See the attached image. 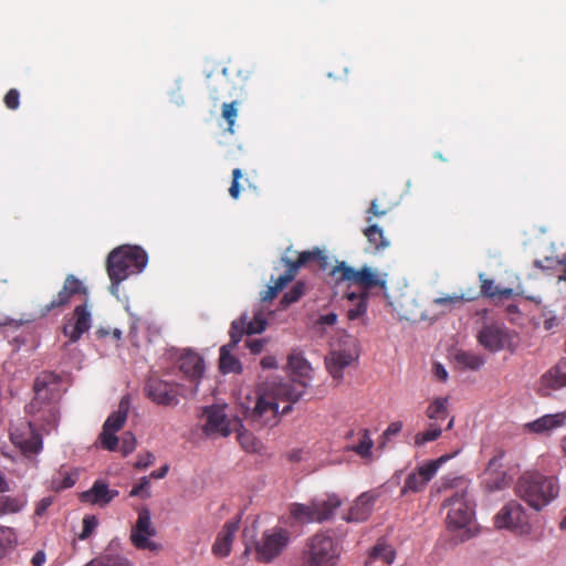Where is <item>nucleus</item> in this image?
I'll return each mask as SVG.
<instances>
[{"label": "nucleus", "instance_id": "obj_1", "mask_svg": "<svg viewBox=\"0 0 566 566\" xmlns=\"http://www.w3.org/2000/svg\"><path fill=\"white\" fill-rule=\"evenodd\" d=\"M287 365L293 378L289 381L268 384L250 412L251 420L260 427L276 423L281 401L287 402L281 410V413L286 415L292 410V405L305 394L307 381L312 377L310 363L301 352L293 350L287 357Z\"/></svg>", "mask_w": 566, "mask_h": 566}, {"label": "nucleus", "instance_id": "obj_2", "mask_svg": "<svg viewBox=\"0 0 566 566\" xmlns=\"http://www.w3.org/2000/svg\"><path fill=\"white\" fill-rule=\"evenodd\" d=\"M148 263L146 251L138 245H120L107 258L106 270L112 282L111 290L115 293L119 283L133 274L140 273Z\"/></svg>", "mask_w": 566, "mask_h": 566}, {"label": "nucleus", "instance_id": "obj_3", "mask_svg": "<svg viewBox=\"0 0 566 566\" xmlns=\"http://www.w3.org/2000/svg\"><path fill=\"white\" fill-rule=\"evenodd\" d=\"M514 490L518 497L538 511L557 496L559 488L553 476L525 472L518 478Z\"/></svg>", "mask_w": 566, "mask_h": 566}, {"label": "nucleus", "instance_id": "obj_4", "mask_svg": "<svg viewBox=\"0 0 566 566\" xmlns=\"http://www.w3.org/2000/svg\"><path fill=\"white\" fill-rule=\"evenodd\" d=\"M340 543L328 532H317L307 538L302 559L305 566H337Z\"/></svg>", "mask_w": 566, "mask_h": 566}, {"label": "nucleus", "instance_id": "obj_5", "mask_svg": "<svg viewBox=\"0 0 566 566\" xmlns=\"http://www.w3.org/2000/svg\"><path fill=\"white\" fill-rule=\"evenodd\" d=\"M61 378L52 371H42L34 379V398L29 405L30 412L36 413L43 409L48 412V424L51 428L56 426L57 410L51 400L54 399L60 390Z\"/></svg>", "mask_w": 566, "mask_h": 566}, {"label": "nucleus", "instance_id": "obj_6", "mask_svg": "<svg viewBox=\"0 0 566 566\" xmlns=\"http://www.w3.org/2000/svg\"><path fill=\"white\" fill-rule=\"evenodd\" d=\"M328 274L335 283L339 284L342 282H346L348 283V286L357 285L361 289L360 292L368 293V291L374 287H386V280L381 279L378 273L367 265L359 270H355L346 262L342 261L333 266Z\"/></svg>", "mask_w": 566, "mask_h": 566}, {"label": "nucleus", "instance_id": "obj_7", "mask_svg": "<svg viewBox=\"0 0 566 566\" xmlns=\"http://www.w3.org/2000/svg\"><path fill=\"white\" fill-rule=\"evenodd\" d=\"M291 542V532L284 527H272L262 533L254 544L255 559L269 564L280 557Z\"/></svg>", "mask_w": 566, "mask_h": 566}, {"label": "nucleus", "instance_id": "obj_8", "mask_svg": "<svg viewBox=\"0 0 566 566\" xmlns=\"http://www.w3.org/2000/svg\"><path fill=\"white\" fill-rule=\"evenodd\" d=\"M443 506L449 507L446 517L448 530H463L472 522L474 510L473 503L468 496L467 486L457 490L450 497L446 499Z\"/></svg>", "mask_w": 566, "mask_h": 566}, {"label": "nucleus", "instance_id": "obj_9", "mask_svg": "<svg viewBox=\"0 0 566 566\" xmlns=\"http://www.w3.org/2000/svg\"><path fill=\"white\" fill-rule=\"evenodd\" d=\"M156 533V528L151 524L150 511L147 507H143L138 512L136 524L130 531L129 539L132 544L137 549L158 552L161 549V545L150 539Z\"/></svg>", "mask_w": 566, "mask_h": 566}, {"label": "nucleus", "instance_id": "obj_10", "mask_svg": "<svg viewBox=\"0 0 566 566\" xmlns=\"http://www.w3.org/2000/svg\"><path fill=\"white\" fill-rule=\"evenodd\" d=\"M496 528H505L516 533H526L530 528L528 516L524 507L516 501L506 503L495 515Z\"/></svg>", "mask_w": 566, "mask_h": 566}, {"label": "nucleus", "instance_id": "obj_11", "mask_svg": "<svg viewBox=\"0 0 566 566\" xmlns=\"http://www.w3.org/2000/svg\"><path fill=\"white\" fill-rule=\"evenodd\" d=\"M87 287L75 275L69 274L62 289L53 296L50 303L41 308V314L46 315L54 310H62L67 306L76 296H86Z\"/></svg>", "mask_w": 566, "mask_h": 566}, {"label": "nucleus", "instance_id": "obj_12", "mask_svg": "<svg viewBox=\"0 0 566 566\" xmlns=\"http://www.w3.org/2000/svg\"><path fill=\"white\" fill-rule=\"evenodd\" d=\"M144 390L146 397L157 405L176 406L179 402L178 386L157 377H150Z\"/></svg>", "mask_w": 566, "mask_h": 566}, {"label": "nucleus", "instance_id": "obj_13", "mask_svg": "<svg viewBox=\"0 0 566 566\" xmlns=\"http://www.w3.org/2000/svg\"><path fill=\"white\" fill-rule=\"evenodd\" d=\"M266 324L268 322L261 313L255 314L252 319H249L247 314H242L231 323L229 331L230 346L235 347L244 334H261L265 331Z\"/></svg>", "mask_w": 566, "mask_h": 566}, {"label": "nucleus", "instance_id": "obj_14", "mask_svg": "<svg viewBox=\"0 0 566 566\" xmlns=\"http://www.w3.org/2000/svg\"><path fill=\"white\" fill-rule=\"evenodd\" d=\"M178 368L192 384L190 395H196L198 391L199 380L205 371L203 358L198 353L191 349H186L178 358Z\"/></svg>", "mask_w": 566, "mask_h": 566}, {"label": "nucleus", "instance_id": "obj_15", "mask_svg": "<svg viewBox=\"0 0 566 566\" xmlns=\"http://www.w3.org/2000/svg\"><path fill=\"white\" fill-rule=\"evenodd\" d=\"M510 338L509 329L495 323L484 325L478 334L479 344L491 353L504 349Z\"/></svg>", "mask_w": 566, "mask_h": 566}, {"label": "nucleus", "instance_id": "obj_16", "mask_svg": "<svg viewBox=\"0 0 566 566\" xmlns=\"http://www.w3.org/2000/svg\"><path fill=\"white\" fill-rule=\"evenodd\" d=\"M564 387H566V359L562 358L541 376L537 394L542 397H548L553 391Z\"/></svg>", "mask_w": 566, "mask_h": 566}, {"label": "nucleus", "instance_id": "obj_17", "mask_svg": "<svg viewBox=\"0 0 566 566\" xmlns=\"http://www.w3.org/2000/svg\"><path fill=\"white\" fill-rule=\"evenodd\" d=\"M11 441L20 448L24 454H34L42 449V439L31 422L10 432Z\"/></svg>", "mask_w": 566, "mask_h": 566}, {"label": "nucleus", "instance_id": "obj_18", "mask_svg": "<svg viewBox=\"0 0 566 566\" xmlns=\"http://www.w3.org/2000/svg\"><path fill=\"white\" fill-rule=\"evenodd\" d=\"M240 521L241 517L237 516L224 523L211 548L214 556L223 558L230 555L235 534L240 527Z\"/></svg>", "mask_w": 566, "mask_h": 566}, {"label": "nucleus", "instance_id": "obj_19", "mask_svg": "<svg viewBox=\"0 0 566 566\" xmlns=\"http://www.w3.org/2000/svg\"><path fill=\"white\" fill-rule=\"evenodd\" d=\"M203 413L207 418L203 427L207 434L220 433L228 437L232 432L231 420L227 418L224 407L210 406L205 409Z\"/></svg>", "mask_w": 566, "mask_h": 566}, {"label": "nucleus", "instance_id": "obj_20", "mask_svg": "<svg viewBox=\"0 0 566 566\" xmlns=\"http://www.w3.org/2000/svg\"><path fill=\"white\" fill-rule=\"evenodd\" d=\"M73 323L63 327V333L70 342L76 343L91 327L92 316L87 305H77L73 311Z\"/></svg>", "mask_w": 566, "mask_h": 566}, {"label": "nucleus", "instance_id": "obj_21", "mask_svg": "<svg viewBox=\"0 0 566 566\" xmlns=\"http://www.w3.org/2000/svg\"><path fill=\"white\" fill-rule=\"evenodd\" d=\"M117 495V490H112L104 481L96 480L90 490L80 494V500L82 503L105 506Z\"/></svg>", "mask_w": 566, "mask_h": 566}, {"label": "nucleus", "instance_id": "obj_22", "mask_svg": "<svg viewBox=\"0 0 566 566\" xmlns=\"http://www.w3.org/2000/svg\"><path fill=\"white\" fill-rule=\"evenodd\" d=\"M376 499L377 495L374 494L373 492L361 493L355 500V502L353 503L348 511V514L344 516V520L349 523H359L366 521L374 510Z\"/></svg>", "mask_w": 566, "mask_h": 566}, {"label": "nucleus", "instance_id": "obj_23", "mask_svg": "<svg viewBox=\"0 0 566 566\" xmlns=\"http://www.w3.org/2000/svg\"><path fill=\"white\" fill-rule=\"evenodd\" d=\"M281 262L283 264H292L295 268V271L298 273L301 268L311 265L312 263L317 264L321 270H326L328 265V258L323 253L319 248H314L313 250L303 251L298 253L296 260H291L287 256H282Z\"/></svg>", "mask_w": 566, "mask_h": 566}, {"label": "nucleus", "instance_id": "obj_24", "mask_svg": "<svg viewBox=\"0 0 566 566\" xmlns=\"http://www.w3.org/2000/svg\"><path fill=\"white\" fill-rule=\"evenodd\" d=\"M352 354L345 350L332 352L325 360L328 373L336 380L343 379V371L352 364Z\"/></svg>", "mask_w": 566, "mask_h": 566}, {"label": "nucleus", "instance_id": "obj_25", "mask_svg": "<svg viewBox=\"0 0 566 566\" xmlns=\"http://www.w3.org/2000/svg\"><path fill=\"white\" fill-rule=\"evenodd\" d=\"M315 515L318 523L329 520L334 512L342 505V500L336 494H327L325 497L313 500Z\"/></svg>", "mask_w": 566, "mask_h": 566}, {"label": "nucleus", "instance_id": "obj_26", "mask_svg": "<svg viewBox=\"0 0 566 566\" xmlns=\"http://www.w3.org/2000/svg\"><path fill=\"white\" fill-rule=\"evenodd\" d=\"M374 441L368 429H363L357 433V442L348 444L345 449L359 455L361 459L373 460Z\"/></svg>", "mask_w": 566, "mask_h": 566}, {"label": "nucleus", "instance_id": "obj_27", "mask_svg": "<svg viewBox=\"0 0 566 566\" xmlns=\"http://www.w3.org/2000/svg\"><path fill=\"white\" fill-rule=\"evenodd\" d=\"M566 421V412L545 415L528 423V428L536 433L546 432L562 427Z\"/></svg>", "mask_w": 566, "mask_h": 566}, {"label": "nucleus", "instance_id": "obj_28", "mask_svg": "<svg viewBox=\"0 0 566 566\" xmlns=\"http://www.w3.org/2000/svg\"><path fill=\"white\" fill-rule=\"evenodd\" d=\"M129 397L124 396L118 405V409L111 413L103 426L108 429L118 432L125 424L128 410H129Z\"/></svg>", "mask_w": 566, "mask_h": 566}, {"label": "nucleus", "instance_id": "obj_29", "mask_svg": "<svg viewBox=\"0 0 566 566\" xmlns=\"http://www.w3.org/2000/svg\"><path fill=\"white\" fill-rule=\"evenodd\" d=\"M291 517L298 523H314L319 522L317 515H315V510L313 505V501L308 504L302 503H292L289 509Z\"/></svg>", "mask_w": 566, "mask_h": 566}, {"label": "nucleus", "instance_id": "obj_30", "mask_svg": "<svg viewBox=\"0 0 566 566\" xmlns=\"http://www.w3.org/2000/svg\"><path fill=\"white\" fill-rule=\"evenodd\" d=\"M367 292H347L346 298L350 302H356L355 306L347 311V317L349 321H355L364 316L367 312Z\"/></svg>", "mask_w": 566, "mask_h": 566}, {"label": "nucleus", "instance_id": "obj_31", "mask_svg": "<svg viewBox=\"0 0 566 566\" xmlns=\"http://www.w3.org/2000/svg\"><path fill=\"white\" fill-rule=\"evenodd\" d=\"M233 348L230 343L220 348L219 368L223 374H239L242 370L241 363L231 354Z\"/></svg>", "mask_w": 566, "mask_h": 566}, {"label": "nucleus", "instance_id": "obj_32", "mask_svg": "<svg viewBox=\"0 0 566 566\" xmlns=\"http://www.w3.org/2000/svg\"><path fill=\"white\" fill-rule=\"evenodd\" d=\"M481 291L480 293L488 297L510 298L513 295L512 289L500 290L493 282V280L484 277L480 274Z\"/></svg>", "mask_w": 566, "mask_h": 566}, {"label": "nucleus", "instance_id": "obj_33", "mask_svg": "<svg viewBox=\"0 0 566 566\" xmlns=\"http://www.w3.org/2000/svg\"><path fill=\"white\" fill-rule=\"evenodd\" d=\"M479 296V293L475 291H470L469 293L453 294L444 297H438L433 300L436 305L446 306L449 310L454 307L458 304H462L464 302H472Z\"/></svg>", "mask_w": 566, "mask_h": 566}, {"label": "nucleus", "instance_id": "obj_34", "mask_svg": "<svg viewBox=\"0 0 566 566\" xmlns=\"http://www.w3.org/2000/svg\"><path fill=\"white\" fill-rule=\"evenodd\" d=\"M364 234L375 251H379L389 245V241L384 237L382 230L376 224L367 227L364 230Z\"/></svg>", "mask_w": 566, "mask_h": 566}, {"label": "nucleus", "instance_id": "obj_35", "mask_svg": "<svg viewBox=\"0 0 566 566\" xmlns=\"http://www.w3.org/2000/svg\"><path fill=\"white\" fill-rule=\"evenodd\" d=\"M25 504L23 496L0 495V515L18 513Z\"/></svg>", "mask_w": 566, "mask_h": 566}, {"label": "nucleus", "instance_id": "obj_36", "mask_svg": "<svg viewBox=\"0 0 566 566\" xmlns=\"http://www.w3.org/2000/svg\"><path fill=\"white\" fill-rule=\"evenodd\" d=\"M455 361L463 368L476 370L485 363L481 355L471 352H459L454 356Z\"/></svg>", "mask_w": 566, "mask_h": 566}, {"label": "nucleus", "instance_id": "obj_37", "mask_svg": "<svg viewBox=\"0 0 566 566\" xmlns=\"http://www.w3.org/2000/svg\"><path fill=\"white\" fill-rule=\"evenodd\" d=\"M448 398H436L427 408L426 415L431 420H444L448 417Z\"/></svg>", "mask_w": 566, "mask_h": 566}, {"label": "nucleus", "instance_id": "obj_38", "mask_svg": "<svg viewBox=\"0 0 566 566\" xmlns=\"http://www.w3.org/2000/svg\"><path fill=\"white\" fill-rule=\"evenodd\" d=\"M86 566H132V564L120 555L105 553L92 559Z\"/></svg>", "mask_w": 566, "mask_h": 566}, {"label": "nucleus", "instance_id": "obj_39", "mask_svg": "<svg viewBox=\"0 0 566 566\" xmlns=\"http://www.w3.org/2000/svg\"><path fill=\"white\" fill-rule=\"evenodd\" d=\"M483 483L488 491H499L503 490L510 484V479L507 474L503 472L492 473L491 475H484Z\"/></svg>", "mask_w": 566, "mask_h": 566}, {"label": "nucleus", "instance_id": "obj_40", "mask_svg": "<svg viewBox=\"0 0 566 566\" xmlns=\"http://www.w3.org/2000/svg\"><path fill=\"white\" fill-rule=\"evenodd\" d=\"M451 458H452V455H450V454L441 455L440 458H438L436 460H432V461H429L428 463L419 467L417 472L427 482H429L436 475V473H437L438 469L440 468V465L443 464L444 462H447Z\"/></svg>", "mask_w": 566, "mask_h": 566}, {"label": "nucleus", "instance_id": "obj_41", "mask_svg": "<svg viewBox=\"0 0 566 566\" xmlns=\"http://www.w3.org/2000/svg\"><path fill=\"white\" fill-rule=\"evenodd\" d=\"M442 433V429L437 423H430L429 428L415 436V444L422 447L428 442L436 441Z\"/></svg>", "mask_w": 566, "mask_h": 566}, {"label": "nucleus", "instance_id": "obj_42", "mask_svg": "<svg viewBox=\"0 0 566 566\" xmlns=\"http://www.w3.org/2000/svg\"><path fill=\"white\" fill-rule=\"evenodd\" d=\"M370 557L374 559H381L384 563L390 565L395 560L396 552L390 545L378 543L374 546Z\"/></svg>", "mask_w": 566, "mask_h": 566}, {"label": "nucleus", "instance_id": "obj_43", "mask_svg": "<svg viewBox=\"0 0 566 566\" xmlns=\"http://www.w3.org/2000/svg\"><path fill=\"white\" fill-rule=\"evenodd\" d=\"M77 480L76 472L60 471L59 476L52 480V488L55 491H61L72 488Z\"/></svg>", "mask_w": 566, "mask_h": 566}, {"label": "nucleus", "instance_id": "obj_44", "mask_svg": "<svg viewBox=\"0 0 566 566\" xmlns=\"http://www.w3.org/2000/svg\"><path fill=\"white\" fill-rule=\"evenodd\" d=\"M428 484V482L418 473V472H412L410 474H408V476L406 478L405 480V484H403V488H402V493H407V492H420L422 491L426 485Z\"/></svg>", "mask_w": 566, "mask_h": 566}, {"label": "nucleus", "instance_id": "obj_45", "mask_svg": "<svg viewBox=\"0 0 566 566\" xmlns=\"http://www.w3.org/2000/svg\"><path fill=\"white\" fill-rule=\"evenodd\" d=\"M305 292V283L302 281L296 282L292 289L286 292L281 298V305L286 307L293 303H296Z\"/></svg>", "mask_w": 566, "mask_h": 566}, {"label": "nucleus", "instance_id": "obj_46", "mask_svg": "<svg viewBox=\"0 0 566 566\" xmlns=\"http://www.w3.org/2000/svg\"><path fill=\"white\" fill-rule=\"evenodd\" d=\"M116 431L108 429L103 426V430L99 433L98 440L103 449L108 451H115L118 447V438L116 436Z\"/></svg>", "mask_w": 566, "mask_h": 566}, {"label": "nucleus", "instance_id": "obj_47", "mask_svg": "<svg viewBox=\"0 0 566 566\" xmlns=\"http://www.w3.org/2000/svg\"><path fill=\"white\" fill-rule=\"evenodd\" d=\"M238 116V102L224 103L222 105V117L228 124V130L233 133V126Z\"/></svg>", "mask_w": 566, "mask_h": 566}, {"label": "nucleus", "instance_id": "obj_48", "mask_svg": "<svg viewBox=\"0 0 566 566\" xmlns=\"http://www.w3.org/2000/svg\"><path fill=\"white\" fill-rule=\"evenodd\" d=\"M535 265L543 270L553 269L555 265H559L563 268V272L558 275V281H566V256L563 259L546 258L544 261H536Z\"/></svg>", "mask_w": 566, "mask_h": 566}, {"label": "nucleus", "instance_id": "obj_49", "mask_svg": "<svg viewBox=\"0 0 566 566\" xmlns=\"http://www.w3.org/2000/svg\"><path fill=\"white\" fill-rule=\"evenodd\" d=\"M283 265L286 268L284 274H281L276 280H274L273 284L279 292L282 291L297 275V272L295 271V268L292 266V264Z\"/></svg>", "mask_w": 566, "mask_h": 566}, {"label": "nucleus", "instance_id": "obj_50", "mask_svg": "<svg viewBox=\"0 0 566 566\" xmlns=\"http://www.w3.org/2000/svg\"><path fill=\"white\" fill-rule=\"evenodd\" d=\"M97 525L98 521L94 515H86L83 518V528L81 534L78 535V538L82 541L88 538L94 532V530L97 527Z\"/></svg>", "mask_w": 566, "mask_h": 566}, {"label": "nucleus", "instance_id": "obj_51", "mask_svg": "<svg viewBox=\"0 0 566 566\" xmlns=\"http://www.w3.org/2000/svg\"><path fill=\"white\" fill-rule=\"evenodd\" d=\"M136 437L133 432L126 431L122 436L120 450L124 455L132 453L136 448Z\"/></svg>", "mask_w": 566, "mask_h": 566}, {"label": "nucleus", "instance_id": "obj_52", "mask_svg": "<svg viewBox=\"0 0 566 566\" xmlns=\"http://www.w3.org/2000/svg\"><path fill=\"white\" fill-rule=\"evenodd\" d=\"M238 440L241 444V447L248 451V452H254L256 451V446H258V442L255 440V438L247 432V431H240L238 433Z\"/></svg>", "mask_w": 566, "mask_h": 566}, {"label": "nucleus", "instance_id": "obj_53", "mask_svg": "<svg viewBox=\"0 0 566 566\" xmlns=\"http://www.w3.org/2000/svg\"><path fill=\"white\" fill-rule=\"evenodd\" d=\"M503 458H504L503 451H499L497 454L492 457L488 463L484 475H491L492 473L501 472L500 469L502 468Z\"/></svg>", "mask_w": 566, "mask_h": 566}, {"label": "nucleus", "instance_id": "obj_54", "mask_svg": "<svg viewBox=\"0 0 566 566\" xmlns=\"http://www.w3.org/2000/svg\"><path fill=\"white\" fill-rule=\"evenodd\" d=\"M3 102L9 109H17L20 105V93L15 88H10L4 95Z\"/></svg>", "mask_w": 566, "mask_h": 566}, {"label": "nucleus", "instance_id": "obj_55", "mask_svg": "<svg viewBox=\"0 0 566 566\" xmlns=\"http://www.w3.org/2000/svg\"><path fill=\"white\" fill-rule=\"evenodd\" d=\"M242 178V171L240 168H235L232 170V182L229 188V195L233 199H238L240 196V184L239 180Z\"/></svg>", "mask_w": 566, "mask_h": 566}, {"label": "nucleus", "instance_id": "obj_56", "mask_svg": "<svg viewBox=\"0 0 566 566\" xmlns=\"http://www.w3.org/2000/svg\"><path fill=\"white\" fill-rule=\"evenodd\" d=\"M390 210V207H380L379 202L377 199H374L371 202H370V207L369 209L367 210V213H370L375 217H382L385 214H387V212Z\"/></svg>", "mask_w": 566, "mask_h": 566}, {"label": "nucleus", "instance_id": "obj_57", "mask_svg": "<svg viewBox=\"0 0 566 566\" xmlns=\"http://www.w3.org/2000/svg\"><path fill=\"white\" fill-rule=\"evenodd\" d=\"M155 461V455L150 452H146L145 454H140L138 460L136 461L137 469H146L151 465Z\"/></svg>", "mask_w": 566, "mask_h": 566}, {"label": "nucleus", "instance_id": "obj_58", "mask_svg": "<svg viewBox=\"0 0 566 566\" xmlns=\"http://www.w3.org/2000/svg\"><path fill=\"white\" fill-rule=\"evenodd\" d=\"M149 488V478L144 476L140 479V482L136 485H134L129 492L130 496H138L142 495L144 490H147Z\"/></svg>", "mask_w": 566, "mask_h": 566}, {"label": "nucleus", "instance_id": "obj_59", "mask_svg": "<svg viewBox=\"0 0 566 566\" xmlns=\"http://www.w3.org/2000/svg\"><path fill=\"white\" fill-rule=\"evenodd\" d=\"M247 347L250 349L251 354H260L265 345V339H252L247 340Z\"/></svg>", "mask_w": 566, "mask_h": 566}, {"label": "nucleus", "instance_id": "obj_60", "mask_svg": "<svg viewBox=\"0 0 566 566\" xmlns=\"http://www.w3.org/2000/svg\"><path fill=\"white\" fill-rule=\"evenodd\" d=\"M401 429H402V423L400 421H394L384 431V437L389 439L392 436L398 434L401 431Z\"/></svg>", "mask_w": 566, "mask_h": 566}, {"label": "nucleus", "instance_id": "obj_61", "mask_svg": "<svg viewBox=\"0 0 566 566\" xmlns=\"http://www.w3.org/2000/svg\"><path fill=\"white\" fill-rule=\"evenodd\" d=\"M337 322V315L333 312L321 315L317 319V324L333 326Z\"/></svg>", "mask_w": 566, "mask_h": 566}, {"label": "nucleus", "instance_id": "obj_62", "mask_svg": "<svg viewBox=\"0 0 566 566\" xmlns=\"http://www.w3.org/2000/svg\"><path fill=\"white\" fill-rule=\"evenodd\" d=\"M433 374H434L436 378L440 381H446L448 379V371L439 363L433 365Z\"/></svg>", "mask_w": 566, "mask_h": 566}, {"label": "nucleus", "instance_id": "obj_63", "mask_svg": "<svg viewBox=\"0 0 566 566\" xmlns=\"http://www.w3.org/2000/svg\"><path fill=\"white\" fill-rule=\"evenodd\" d=\"M168 471H169V465L168 464H164L158 470L153 471L150 473V478H153V479H164L167 475Z\"/></svg>", "mask_w": 566, "mask_h": 566}, {"label": "nucleus", "instance_id": "obj_64", "mask_svg": "<svg viewBox=\"0 0 566 566\" xmlns=\"http://www.w3.org/2000/svg\"><path fill=\"white\" fill-rule=\"evenodd\" d=\"M33 566H42L45 563V554L42 551H38L32 557Z\"/></svg>", "mask_w": 566, "mask_h": 566}]
</instances>
